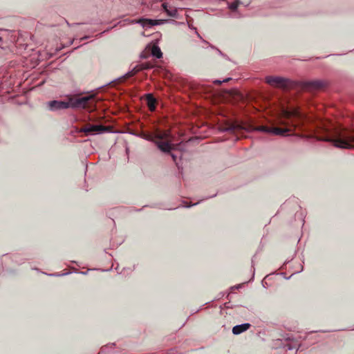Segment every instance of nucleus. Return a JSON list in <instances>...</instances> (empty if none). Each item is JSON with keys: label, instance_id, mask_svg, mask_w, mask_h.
<instances>
[{"label": "nucleus", "instance_id": "f257e3e1", "mask_svg": "<svg viewBox=\"0 0 354 354\" xmlns=\"http://www.w3.org/2000/svg\"><path fill=\"white\" fill-rule=\"evenodd\" d=\"M85 95H68L65 100H53L46 102V108L52 112L72 109L74 110L84 109L88 106V92Z\"/></svg>", "mask_w": 354, "mask_h": 354}, {"label": "nucleus", "instance_id": "f03ea898", "mask_svg": "<svg viewBox=\"0 0 354 354\" xmlns=\"http://www.w3.org/2000/svg\"><path fill=\"white\" fill-rule=\"evenodd\" d=\"M333 143V146L339 149H354V129H343L337 131L333 138L324 139Z\"/></svg>", "mask_w": 354, "mask_h": 354}, {"label": "nucleus", "instance_id": "7ed1b4c3", "mask_svg": "<svg viewBox=\"0 0 354 354\" xmlns=\"http://www.w3.org/2000/svg\"><path fill=\"white\" fill-rule=\"evenodd\" d=\"M265 80L270 86L283 89L288 88L292 84L290 79L281 76H266Z\"/></svg>", "mask_w": 354, "mask_h": 354}, {"label": "nucleus", "instance_id": "20e7f679", "mask_svg": "<svg viewBox=\"0 0 354 354\" xmlns=\"http://www.w3.org/2000/svg\"><path fill=\"white\" fill-rule=\"evenodd\" d=\"M167 21L165 19H141L136 21L140 24L144 28H149L153 26L161 25Z\"/></svg>", "mask_w": 354, "mask_h": 354}, {"label": "nucleus", "instance_id": "39448f33", "mask_svg": "<svg viewBox=\"0 0 354 354\" xmlns=\"http://www.w3.org/2000/svg\"><path fill=\"white\" fill-rule=\"evenodd\" d=\"M152 67V65L149 63H142L140 64H138L136 65V66H134L131 71L127 72L124 75V77H131V76H133L135 75L136 74H137L138 72L141 71H143V70H147V69H149Z\"/></svg>", "mask_w": 354, "mask_h": 354}, {"label": "nucleus", "instance_id": "423d86ee", "mask_svg": "<svg viewBox=\"0 0 354 354\" xmlns=\"http://www.w3.org/2000/svg\"><path fill=\"white\" fill-rule=\"evenodd\" d=\"M107 131L108 128L102 124H90V135L102 134Z\"/></svg>", "mask_w": 354, "mask_h": 354}, {"label": "nucleus", "instance_id": "0eeeda50", "mask_svg": "<svg viewBox=\"0 0 354 354\" xmlns=\"http://www.w3.org/2000/svg\"><path fill=\"white\" fill-rule=\"evenodd\" d=\"M154 144L157 146L158 149L164 153H169L172 149V146L169 142L156 140L154 141Z\"/></svg>", "mask_w": 354, "mask_h": 354}, {"label": "nucleus", "instance_id": "6e6552de", "mask_svg": "<svg viewBox=\"0 0 354 354\" xmlns=\"http://www.w3.org/2000/svg\"><path fill=\"white\" fill-rule=\"evenodd\" d=\"M243 127L237 123L228 124L226 127H221L220 131L221 132H230L234 133L236 131L241 130Z\"/></svg>", "mask_w": 354, "mask_h": 354}, {"label": "nucleus", "instance_id": "1a4fd4ad", "mask_svg": "<svg viewBox=\"0 0 354 354\" xmlns=\"http://www.w3.org/2000/svg\"><path fill=\"white\" fill-rule=\"evenodd\" d=\"M250 326L251 324L250 323H243L236 325L232 328V333L236 335H239L249 329Z\"/></svg>", "mask_w": 354, "mask_h": 354}, {"label": "nucleus", "instance_id": "9d476101", "mask_svg": "<svg viewBox=\"0 0 354 354\" xmlns=\"http://www.w3.org/2000/svg\"><path fill=\"white\" fill-rule=\"evenodd\" d=\"M162 6L168 16L176 18L178 17L176 8L169 6L168 3L165 2L162 4Z\"/></svg>", "mask_w": 354, "mask_h": 354}, {"label": "nucleus", "instance_id": "9b49d317", "mask_svg": "<svg viewBox=\"0 0 354 354\" xmlns=\"http://www.w3.org/2000/svg\"><path fill=\"white\" fill-rule=\"evenodd\" d=\"M71 133L75 137L81 136L82 133H84L86 136H88V124L83 127H75L74 130L71 131Z\"/></svg>", "mask_w": 354, "mask_h": 354}, {"label": "nucleus", "instance_id": "f8f14e48", "mask_svg": "<svg viewBox=\"0 0 354 354\" xmlns=\"http://www.w3.org/2000/svg\"><path fill=\"white\" fill-rule=\"evenodd\" d=\"M283 115L284 118H286L287 119H290L292 118H299L301 117L299 111L297 109H293V110H290V111L283 110Z\"/></svg>", "mask_w": 354, "mask_h": 354}, {"label": "nucleus", "instance_id": "ddd939ff", "mask_svg": "<svg viewBox=\"0 0 354 354\" xmlns=\"http://www.w3.org/2000/svg\"><path fill=\"white\" fill-rule=\"evenodd\" d=\"M146 100L147 102V106L150 111H154L156 108V100L151 93H147L146 95Z\"/></svg>", "mask_w": 354, "mask_h": 354}, {"label": "nucleus", "instance_id": "4468645a", "mask_svg": "<svg viewBox=\"0 0 354 354\" xmlns=\"http://www.w3.org/2000/svg\"><path fill=\"white\" fill-rule=\"evenodd\" d=\"M3 258H9L12 261H14L15 263L19 265V264H21L24 262V261L26 259H19V257L18 254H3L2 256Z\"/></svg>", "mask_w": 354, "mask_h": 354}, {"label": "nucleus", "instance_id": "2eb2a0df", "mask_svg": "<svg viewBox=\"0 0 354 354\" xmlns=\"http://www.w3.org/2000/svg\"><path fill=\"white\" fill-rule=\"evenodd\" d=\"M290 130L289 129L285 128L281 129L279 127H274L270 128V133H273L274 135H279V136H285L286 133L288 132Z\"/></svg>", "mask_w": 354, "mask_h": 354}, {"label": "nucleus", "instance_id": "dca6fc26", "mask_svg": "<svg viewBox=\"0 0 354 354\" xmlns=\"http://www.w3.org/2000/svg\"><path fill=\"white\" fill-rule=\"evenodd\" d=\"M80 157L82 162L85 166V175H86V172L88 167V162L87 161L88 156L86 155V150L84 149L82 150V151L80 152Z\"/></svg>", "mask_w": 354, "mask_h": 354}, {"label": "nucleus", "instance_id": "f3484780", "mask_svg": "<svg viewBox=\"0 0 354 354\" xmlns=\"http://www.w3.org/2000/svg\"><path fill=\"white\" fill-rule=\"evenodd\" d=\"M151 55L153 57H155L158 59H160L162 57V53L160 48V47L157 45H153L151 48Z\"/></svg>", "mask_w": 354, "mask_h": 354}, {"label": "nucleus", "instance_id": "a211bd4d", "mask_svg": "<svg viewBox=\"0 0 354 354\" xmlns=\"http://www.w3.org/2000/svg\"><path fill=\"white\" fill-rule=\"evenodd\" d=\"M241 3L242 2L240 0H234L232 3H227V8L230 10L235 12L237 10L239 6L241 5Z\"/></svg>", "mask_w": 354, "mask_h": 354}, {"label": "nucleus", "instance_id": "6ab92c4d", "mask_svg": "<svg viewBox=\"0 0 354 354\" xmlns=\"http://www.w3.org/2000/svg\"><path fill=\"white\" fill-rule=\"evenodd\" d=\"M90 113L94 110L97 109V104L95 99L92 94V91H90Z\"/></svg>", "mask_w": 354, "mask_h": 354}, {"label": "nucleus", "instance_id": "aec40b11", "mask_svg": "<svg viewBox=\"0 0 354 354\" xmlns=\"http://www.w3.org/2000/svg\"><path fill=\"white\" fill-rule=\"evenodd\" d=\"M308 85L315 88H319L323 86L324 83L322 81H313L309 82Z\"/></svg>", "mask_w": 354, "mask_h": 354}, {"label": "nucleus", "instance_id": "412c9836", "mask_svg": "<svg viewBox=\"0 0 354 354\" xmlns=\"http://www.w3.org/2000/svg\"><path fill=\"white\" fill-rule=\"evenodd\" d=\"M252 130L266 133H270V128H268L265 126H259L257 127H254Z\"/></svg>", "mask_w": 354, "mask_h": 354}, {"label": "nucleus", "instance_id": "4be33fe9", "mask_svg": "<svg viewBox=\"0 0 354 354\" xmlns=\"http://www.w3.org/2000/svg\"><path fill=\"white\" fill-rule=\"evenodd\" d=\"M168 134L167 133H154V140H162L167 137Z\"/></svg>", "mask_w": 354, "mask_h": 354}, {"label": "nucleus", "instance_id": "5701e85b", "mask_svg": "<svg viewBox=\"0 0 354 354\" xmlns=\"http://www.w3.org/2000/svg\"><path fill=\"white\" fill-rule=\"evenodd\" d=\"M71 272H64V273L55 272V273L49 274L48 275L51 276V277H63V276L68 275Z\"/></svg>", "mask_w": 354, "mask_h": 354}, {"label": "nucleus", "instance_id": "b1692460", "mask_svg": "<svg viewBox=\"0 0 354 354\" xmlns=\"http://www.w3.org/2000/svg\"><path fill=\"white\" fill-rule=\"evenodd\" d=\"M143 138H144L145 140H148V141H151V142H153V143H154V141H156V140H154V134H147V135H145V136H143Z\"/></svg>", "mask_w": 354, "mask_h": 354}, {"label": "nucleus", "instance_id": "393cba45", "mask_svg": "<svg viewBox=\"0 0 354 354\" xmlns=\"http://www.w3.org/2000/svg\"><path fill=\"white\" fill-rule=\"evenodd\" d=\"M86 268V270L84 271H81V272H79L77 270V269L76 268H73V272H75V273H79V274H84V275H86L88 274V268Z\"/></svg>", "mask_w": 354, "mask_h": 354}, {"label": "nucleus", "instance_id": "a878e982", "mask_svg": "<svg viewBox=\"0 0 354 354\" xmlns=\"http://www.w3.org/2000/svg\"><path fill=\"white\" fill-rule=\"evenodd\" d=\"M230 80H231L230 77L225 78L223 80H216L214 81V83L215 84H221L223 82H227L230 81Z\"/></svg>", "mask_w": 354, "mask_h": 354}, {"label": "nucleus", "instance_id": "bb28decb", "mask_svg": "<svg viewBox=\"0 0 354 354\" xmlns=\"http://www.w3.org/2000/svg\"><path fill=\"white\" fill-rule=\"evenodd\" d=\"M210 47L212 48V49H215L218 53L223 56V57H225V59H228V57L226 55L223 54L219 49L216 48V47L213 46H210Z\"/></svg>", "mask_w": 354, "mask_h": 354}, {"label": "nucleus", "instance_id": "cd10ccee", "mask_svg": "<svg viewBox=\"0 0 354 354\" xmlns=\"http://www.w3.org/2000/svg\"><path fill=\"white\" fill-rule=\"evenodd\" d=\"M6 30H7L0 28V31H6ZM3 44H4V41H3V39H2V37H0V48H4Z\"/></svg>", "mask_w": 354, "mask_h": 354}, {"label": "nucleus", "instance_id": "c85d7f7f", "mask_svg": "<svg viewBox=\"0 0 354 354\" xmlns=\"http://www.w3.org/2000/svg\"><path fill=\"white\" fill-rule=\"evenodd\" d=\"M197 204H198V202L193 203V204H189V205L187 204V203H185V205L183 206L185 207H190L196 205Z\"/></svg>", "mask_w": 354, "mask_h": 354}, {"label": "nucleus", "instance_id": "c756f323", "mask_svg": "<svg viewBox=\"0 0 354 354\" xmlns=\"http://www.w3.org/2000/svg\"><path fill=\"white\" fill-rule=\"evenodd\" d=\"M170 155H171V156L172 160H174V162H176V160H177V156H176L175 154H174V153H170Z\"/></svg>", "mask_w": 354, "mask_h": 354}, {"label": "nucleus", "instance_id": "7c9ffc66", "mask_svg": "<svg viewBox=\"0 0 354 354\" xmlns=\"http://www.w3.org/2000/svg\"><path fill=\"white\" fill-rule=\"evenodd\" d=\"M287 348H288V350H292V349L295 348V346L288 345Z\"/></svg>", "mask_w": 354, "mask_h": 354}, {"label": "nucleus", "instance_id": "2f4dec72", "mask_svg": "<svg viewBox=\"0 0 354 354\" xmlns=\"http://www.w3.org/2000/svg\"><path fill=\"white\" fill-rule=\"evenodd\" d=\"M140 58L142 59H145L146 58V56L143 54V53H141L140 55Z\"/></svg>", "mask_w": 354, "mask_h": 354}, {"label": "nucleus", "instance_id": "473e14b6", "mask_svg": "<svg viewBox=\"0 0 354 354\" xmlns=\"http://www.w3.org/2000/svg\"><path fill=\"white\" fill-rule=\"evenodd\" d=\"M88 140H80L78 139H77V142H86Z\"/></svg>", "mask_w": 354, "mask_h": 354}, {"label": "nucleus", "instance_id": "72a5a7b5", "mask_svg": "<svg viewBox=\"0 0 354 354\" xmlns=\"http://www.w3.org/2000/svg\"><path fill=\"white\" fill-rule=\"evenodd\" d=\"M240 286H241V285H237V286H235L232 287V289H234V288L238 289V288H240Z\"/></svg>", "mask_w": 354, "mask_h": 354}, {"label": "nucleus", "instance_id": "f704fd0d", "mask_svg": "<svg viewBox=\"0 0 354 354\" xmlns=\"http://www.w3.org/2000/svg\"><path fill=\"white\" fill-rule=\"evenodd\" d=\"M0 261H1L2 271H3V270H4V267H3V266L2 259H0Z\"/></svg>", "mask_w": 354, "mask_h": 354}, {"label": "nucleus", "instance_id": "c9c22d12", "mask_svg": "<svg viewBox=\"0 0 354 354\" xmlns=\"http://www.w3.org/2000/svg\"><path fill=\"white\" fill-rule=\"evenodd\" d=\"M88 35H85L83 37V39H88Z\"/></svg>", "mask_w": 354, "mask_h": 354}, {"label": "nucleus", "instance_id": "e433bc0d", "mask_svg": "<svg viewBox=\"0 0 354 354\" xmlns=\"http://www.w3.org/2000/svg\"><path fill=\"white\" fill-rule=\"evenodd\" d=\"M215 196H216V195H212V196L207 197L205 199H207V198H209L214 197Z\"/></svg>", "mask_w": 354, "mask_h": 354}, {"label": "nucleus", "instance_id": "4c0bfd02", "mask_svg": "<svg viewBox=\"0 0 354 354\" xmlns=\"http://www.w3.org/2000/svg\"><path fill=\"white\" fill-rule=\"evenodd\" d=\"M72 262H73V263H76L77 266H79V264H78V263H77V261H72Z\"/></svg>", "mask_w": 354, "mask_h": 354}, {"label": "nucleus", "instance_id": "58836bf2", "mask_svg": "<svg viewBox=\"0 0 354 354\" xmlns=\"http://www.w3.org/2000/svg\"><path fill=\"white\" fill-rule=\"evenodd\" d=\"M196 33H197L198 37H201L200 35L198 32H196Z\"/></svg>", "mask_w": 354, "mask_h": 354}]
</instances>
